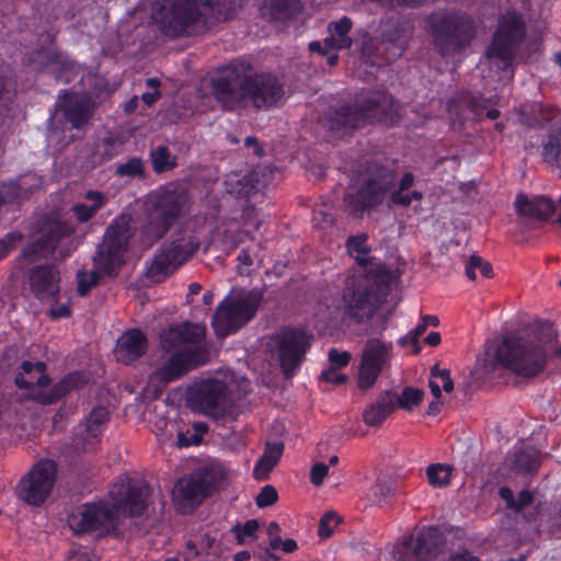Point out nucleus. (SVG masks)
Listing matches in <instances>:
<instances>
[{"label":"nucleus","instance_id":"obj_18","mask_svg":"<svg viewBox=\"0 0 561 561\" xmlns=\"http://www.w3.org/2000/svg\"><path fill=\"white\" fill-rule=\"evenodd\" d=\"M57 466L55 461L42 459L21 478L15 494L25 503L39 506L49 496L56 481Z\"/></svg>","mask_w":561,"mask_h":561},{"label":"nucleus","instance_id":"obj_46","mask_svg":"<svg viewBox=\"0 0 561 561\" xmlns=\"http://www.w3.org/2000/svg\"><path fill=\"white\" fill-rule=\"evenodd\" d=\"M14 182L19 185L23 201L27 199L30 195L43 184L42 178L35 173L20 175L14 179Z\"/></svg>","mask_w":561,"mask_h":561},{"label":"nucleus","instance_id":"obj_9","mask_svg":"<svg viewBox=\"0 0 561 561\" xmlns=\"http://www.w3.org/2000/svg\"><path fill=\"white\" fill-rule=\"evenodd\" d=\"M394 184L393 170L370 163L356 183L347 188L343 199L344 210L354 218H362L387 199Z\"/></svg>","mask_w":561,"mask_h":561},{"label":"nucleus","instance_id":"obj_54","mask_svg":"<svg viewBox=\"0 0 561 561\" xmlns=\"http://www.w3.org/2000/svg\"><path fill=\"white\" fill-rule=\"evenodd\" d=\"M278 499L277 491L273 485H265L256 496V505L266 507L274 504Z\"/></svg>","mask_w":561,"mask_h":561},{"label":"nucleus","instance_id":"obj_38","mask_svg":"<svg viewBox=\"0 0 561 561\" xmlns=\"http://www.w3.org/2000/svg\"><path fill=\"white\" fill-rule=\"evenodd\" d=\"M145 161L139 157H131L125 162L118 163L115 168V174L118 178H127L129 180L145 178Z\"/></svg>","mask_w":561,"mask_h":561},{"label":"nucleus","instance_id":"obj_19","mask_svg":"<svg viewBox=\"0 0 561 561\" xmlns=\"http://www.w3.org/2000/svg\"><path fill=\"white\" fill-rule=\"evenodd\" d=\"M226 478L221 463H209L194 470L190 476L178 481L174 494L191 503H199L215 491Z\"/></svg>","mask_w":561,"mask_h":561},{"label":"nucleus","instance_id":"obj_25","mask_svg":"<svg viewBox=\"0 0 561 561\" xmlns=\"http://www.w3.org/2000/svg\"><path fill=\"white\" fill-rule=\"evenodd\" d=\"M539 467V453L533 447H515L506 456L501 470L506 478L534 476Z\"/></svg>","mask_w":561,"mask_h":561},{"label":"nucleus","instance_id":"obj_43","mask_svg":"<svg viewBox=\"0 0 561 561\" xmlns=\"http://www.w3.org/2000/svg\"><path fill=\"white\" fill-rule=\"evenodd\" d=\"M207 428L208 427L205 423L197 422L185 432H179L178 446L190 447L198 445L202 442L203 435L207 432Z\"/></svg>","mask_w":561,"mask_h":561},{"label":"nucleus","instance_id":"obj_2","mask_svg":"<svg viewBox=\"0 0 561 561\" xmlns=\"http://www.w3.org/2000/svg\"><path fill=\"white\" fill-rule=\"evenodd\" d=\"M548 342L547 325L505 336L494 354L478 360L480 377L493 378L499 367L525 378L537 376L546 366L542 343Z\"/></svg>","mask_w":561,"mask_h":561},{"label":"nucleus","instance_id":"obj_22","mask_svg":"<svg viewBox=\"0 0 561 561\" xmlns=\"http://www.w3.org/2000/svg\"><path fill=\"white\" fill-rule=\"evenodd\" d=\"M444 539L435 528H427L417 536L405 537L394 546L393 559L397 561H430L442 549Z\"/></svg>","mask_w":561,"mask_h":561},{"label":"nucleus","instance_id":"obj_5","mask_svg":"<svg viewBox=\"0 0 561 561\" xmlns=\"http://www.w3.org/2000/svg\"><path fill=\"white\" fill-rule=\"evenodd\" d=\"M205 327L185 322L181 325H171L160 335L163 350L172 353L158 368L152 378L163 383L171 382L192 368L207 360V350L204 344Z\"/></svg>","mask_w":561,"mask_h":561},{"label":"nucleus","instance_id":"obj_52","mask_svg":"<svg viewBox=\"0 0 561 561\" xmlns=\"http://www.w3.org/2000/svg\"><path fill=\"white\" fill-rule=\"evenodd\" d=\"M547 333L549 334V342L542 343L543 350L546 352V363H549L550 356L561 360V341L557 339L551 328L547 327Z\"/></svg>","mask_w":561,"mask_h":561},{"label":"nucleus","instance_id":"obj_17","mask_svg":"<svg viewBox=\"0 0 561 561\" xmlns=\"http://www.w3.org/2000/svg\"><path fill=\"white\" fill-rule=\"evenodd\" d=\"M268 345L283 374L289 378L304 360L310 345V336L300 329L287 328L276 333Z\"/></svg>","mask_w":561,"mask_h":561},{"label":"nucleus","instance_id":"obj_29","mask_svg":"<svg viewBox=\"0 0 561 561\" xmlns=\"http://www.w3.org/2000/svg\"><path fill=\"white\" fill-rule=\"evenodd\" d=\"M147 350V339L139 330H129L122 334L114 351L117 362L125 365L141 357Z\"/></svg>","mask_w":561,"mask_h":561},{"label":"nucleus","instance_id":"obj_4","mask_svg":"<svg viewBox=\"0 0 561 561\" xmlns=\"http://www.w3.org/2000/svg\"><path fill=\"white\" fill-rule=\"evenodd\" d=\"M249 391L250 381L244 376L231 370H220L192 386L191 407L216 420L234 419L240 412L239 402Z\"/></svg>","mask_w":561,"mask_h":561},{"label":"nucleus","instance_id":"obj_40","mask_svg":"<svg viewBox=\"0 0 561 561\" xmlns=\"http://www.w3.org/2000/svg\"><path fill=\"white\" fill-rule=\"evenodd\" d=\"M152 168L157 173L171 170L175 167V158L171 156L165 146H159L150 151Z\"/></svg>","mask_w":561,"mask_h":561},{"label":"nucleus","instance_id":"obj_51","mask_svg":"<svg viewBox=\"0 0 561 561\" xmlns=\"http://www.w3.org/2000/svg\"><path fill=\"white\" fill-rule=\"evenodd\" d=\"M340 523V517L334 512H327L320 519L318 534L321 538H329L335 526Z\"/></svg>","mask_w":561,"mask_h":561},{"label":"nucleus","instance_id":"obj_42","mask_svg":"<svg viewBox=\"0 0 561 561\" xmlns=\"http://www.w3.org/2000/svg\"><path fill=\"white\" fill-rule=\"evenodd\" d=\"M426 476L432 486L444 488L450 483L451 468L443 463H434L427 467Z\"/></svg>","mask_w":561,"mask_h":561},{"label":"nucleus","instance_id":"obj_16","mask_svg":"<svg viewBox=\"0 0 561 561\" xmlns=\"http://www.w3.org/2000/svg\"><path fill=\"white\" fill-rule=\"evenodd\" d=\"M186 204V196L176 191L154 192L147 201V225L144 233L149 242L160 239L179 217Z\"/></svg>","mask_w":561,"mask_h":561},{"label":"nucleus","instance_id":"obj_39","mask_svg":"<svg viewBox=\"0 0 561 561\" xmlns=\"http://www.w3.org/2000/svg\"><path fill=\"white\" fill-rule=\"evenodd\" d=\"M346 248L350 255L353 256L359 264H366L369 253L366 233L350 237L346 241Z\"/></svg>","mask_w":561,"mask_h":561},{"label":"nucleus","instance_id":"obj_61","mask_svg":"<svg viewBox=\"0 0 561 561\" xmlns=\"http://www.w3.org/2000/svg\"><path fill=\"white\" fill-rule=\"evenodd\" d=\"M280 528L279 525L275 522L270 523L267 527V535L270 537V546L273 549L280 547L282 538L278 536Z\"/></svg>","mask_w":561,"mask_h":561},{"label":"nucleus","instance_id":"obj_12","mask_svg":"<svg viewBox=\"0 0 561 561\" xmlns=\"http://www.w3.org/2000/svg\"><path fill=\"white\" fill-rule=\"evenodd\" d=\"M72 228L57 215H48L38 221L37 234L33 242L23 250V256L34 262L46 253L57 251L60 259H65L76 249Z\"/></svg>","mask_w":561,"mask_h":561},{"label":"nucleus","instance_id":"obj_31","mask_svg":"<svg viewBox=\"0 0 561 561\" xmlns=\"http://www.w3.org/2000/svg\"><path fill=\"white\" fill-rule=\"evenodd\" d=\"M226 192L239 199H251L260 194L264 184L259 179V172L253 171L243 176L231 175L226 182Z\"/></svg>","mask_w":561,"mask_h":561},{"label":"nucleus","instance_id":"obj_63","mask_svg":"<svg viewBox=\"0 0 561 561\" xmlns=\"http://www.w3.org/2000/svg\"><path fill=\"white\" fill-rule=\"evenodd\" d=\"M426 323L422 321L412 331H410L407 336L402 337L400 343L405 345L409 341L415 342L426 331Z\"/></svg>","mask_w":561,"mask_h":561},{"label":"nucleus","instance_id":"obj_41","mask_svg":"<svg viewBox=\"0 0 561 561\" xmlns=\"http://www.w3.org/2000/svg\"><path fill=\"white\" fill-rule=\"evenodd\" d=\"M271 15L277 20H285L300 10L298 0H270Z\"/></svg>","mask_w":561,"mask_h":561},{"label":"nucleus","instance_id":"obj_20","mask_svg":"<svg viewBox=\"0 0 561 561\" xmlns=\"http://www.w3.org/2000/svg\"><path fill=\"white\" fill-rule=\"evenodd\" d=\"M71 530L78 535L92 533L96 537L115 534L117 516L106 504L90 503L82 505L68 517Z\"/></svg>","mask_w":561,"mask_h":561},{"label":"nucleus","instance_id":"obj_13","mask_svg":"<svg viewBox=\"0 0 561 561\" xmlns=\"http://www.w3.org/2000/svg\"><path fill=\"white\" fill-rule=\"evenodd\" d=\"M198 247L199 239L194 231L181 229L173 232L152 259L147 268V277L154 283L163 280L188 260Z\"/></svg>","mask_w":561,"mask_h":561},{"label":"nucleus","instance_id":"obj_14","mask_svg":"<svg viewBox=\"0 0 561 561\" xmlns=\"http://www.w3.org/2000/svg\"><path fill=\"white\" fill-rule=\"evenodd\" d=\"M261 300L262 294L259 290L239 291L222 300L213 317L216 334L225 337L249 322Z\"/></svg>","mask_w":561,"mask_h":561},{"label":"nucleus","instance_id":"obj_8","mask_svg":"<svg viewBox=\"0 0 561 561\" xmlns=\"http://www.w3.org/2000/svg\"><path fill=\"white\" fill-rule=\"evenodd\" d=\"M433 45L443 57L465 51L476 37L477 26L471 16L457 10H438L426 19Z\"/></svg>","mask_w":561,"mask_h":561},{"label":"nucleus","instance_id":"obj_58","mask_svg":"<svg viewBox=\"0 0 561 561\" xmlns=\"http://www.w3.org/2000/svg\"><path fill=\"white\" fill-rule=\"evenodd\" d=\"M329 359L331 363V368H340L344 367L350 363L351 354L348 352H339L335 348H332L329 352Z\"/></svg>","mask_w":561,"mask_h":561},{"label":"nucleus","instance_id":"obj_62","mask_svg":"<svg viewBox=\"0 0 561 561\" xmlns=\"http://www.w3.org/2000/svg\"><path fill=\"white\" fill-rule=\"evenodd\" d=\"M533 499H534V496L529 491H527V490L522 491L518 494V499L514 500L512 510L522 511L524 507L531 504Z\"/></svg>","mask_w":561,"mask_h":561},{"label":"nucleus","instance_id":"obj_10","mask_svg":"<svg viewBox=\"0 0 561 561\" xmlns=\"http://www.w3.org/2000/svg\"><path fill=\"white\" fill-rule=\"evenodd\" d=\"M22 371L15 376V385L19 388L32 390V398L39 403L50 404L58 401L71 390L78 389L88 381L83 373H71L50 389H45L49 382L45 375L46 365L43 362H23Z\"/></svg>","mask_w":561,"mask_h":561},{"label":"nucleus","instance_id":"obj_11","mask_svg":"<svg viewBox=\"0 0 561 561\" xmlns=\"http://www.w3.org/2000/svg\"><path fill=\"white\" fill-rule=\"evenodd\" d=\"M525 32V22L520 14L507 12L502 15L485 53L490 66L503 71L513 68Z\"/></svg>","mask_w":561,"mask_h":561},{"label":"nucleus","instance_id":"obj_48","mask_svg":"<svg viewBox=\"0 0 561 561\" xmlns=\"http://www.w3.org/2000/svg\"><path fill=\"white\" fill-rule=\"evenodd\" d=\"M424 392L416 388H405L400 396L396 394V407L404 410H411L413 407L420 404Z\"/></svg>","mask_w":561,"mask_h":561},{"label":"nucleus","instance_id":"obj_27","mask_svg":"<svg viewBox=\"0 0 561 561\" xmlns=\"http://www.w3.org/2000/svg\"><path fill=\"white\" fill-rule=\"evenodd\" d=\"M346 313L358 322L369 319L377 304V296L373 293V287L357 288L352 294H344Z\"/></svg>","mask_w":561,"mask_h":561},{"label":"nucleus","instance_id":"obj_15","mask_svg":"<svg viewBox=\"0 0 561 561\" xmlns=\"http://www.w3.org/2000/svg\"><path fill=\"white\" fill-rule=\"evenodd\" d=\"M411 37L409 22L390 18L380 25L378 37H369L362 44L365 58H380L390 62L400 57L408 47Z\"/></svg>","mask_w":561,"mask_h":561},{"label":"nucleus","instance_id":"obj_50","mask_svg":"<svg viewBox=\"0 0 561 561\" xmlns=\"http://www.w3.org/2000/svg\"><path fill=\"white\" fill-rule=\"evenodd\" d=\"M259 522L256 519H250L243 525H236L232 528L233 534L239 543H244L248 538H255V534L259 529Z\"/></svg>","mask_w":561,"mask_h":561},{"label":"nucleus","instance_id":"obj_21","mask_svg":"<svg viewBox=\"0 0 561 561\" xmlns=\"http://www.w3.org/2000/svg\"><path fill=\"white\" fill-rule=\"evenodd\" d=\"M393 345L379 339H369L364 344L358 369V387H373L381 371L390 365Z\"/></svg>","mask_w":561,"mask_h":561},{"label":"nucleus","instance_id":"obj_56","mask_svg":"<svg viewBox=\"0 0 561 561\" xmlns=\"http://www.w3.org/2000/svg\"><path fill=\"white\" fill-rule=\"evenodd\" d=\"M470 105H471L472 112L477 116L482 115V113L484 111H486L485 115L490 119H495L500 115V112L497 110H495V108L486 110L485 101L482 100L481 98L472 96L471 100H470Z\"/></svg>","mask_w":561,"mask_h":561},{"label":"nucleus","instance_id":"obj_3","mask_svg":"<svg viewBox=\"0 0 561 561\" xmlns=\"http://www.w3.org/2000/svg\"><path fill=\"white\" fill-rule=\"evenodd\" d=\"M239 7L240 0H156L151 16L163 34L178 37L204 31Z\"/></svg>","mask_w":561,"mask_h":561},{"label":"nucleus","instance_id":"obj_26","mask_svg":"<svg viewBox=\"0 0 561 561\" xmlns=\"http://www.w3.org/2000/svg\"><path fill=\"white\" fill-rule=\"evenodd\" d=\"M32 293L45 304L57 301L59 293V272L53 265L35 266L30 273Z\"/></svg>","mask_w":561,"mask_h":561},{"label":"nucleus","instance_id":"obj_30","mask_svg":"<svg viewBox=\"0 0 561 561\" xmlns=\"http://www.w3.org/2000/svg\"><path fill=\"white\" fill-rule=\"evenodd\" d=\"M517 119L527 127L558 126L560 113L552 106L530 103L520 107Z\"/></svg>","mask_w":561,"mask_h":561},{"label":"nucleus","instance_id":"obj_35","mask_svg":"<svg viewBox=\"0 0 561 561\" xmlns=\"http://www.w3.org/2000/svg\"><path fill=\"white\" fill-rule=\"evenodd\" d=\"M85 201L87 203H77L72 206V211L80 222H85L95 215L104 205L105 196L99 191H88Z\"/></svg>","mask_w":561,"mask_h":561},{"label":"nucleus","instance_id":"obj_53","mask_svg":"<svg viewBox=\"0 0 561 561\" xmlns=\"http://www.w3.org/2000/svg\"><path fill=\"white\" fill-rule=\"evenodd\" d=\"M49 306V314L54 319L66 318L70 314V308L68 306V299L62 301V297L60 296V291L57 296V301L51 304H47Z\"/></svg>","mask_w":561,"mask_h":561},{"label":"nucleus","instance_id":"obj_23","mask_svg":"<svg viewBox=\"0 0 561 561\" xmlns=\"http://www.w3.org/2000/svg\"><path fill=\"white\" fill-rule=\"evenodd\" d=\"M108 495L117 511H122L129 516H139L147 508L149 486L144 480L125 478L113 485Z\"/></svg>","mask_w":561,"mask_h":561},{"label":"nucleus","instance_id":"obj_32","mask_svg":"<svg viewBox=\"0 0 561 561\" xmlns=\"http://www.w3.org/2000/svg\"><path fill=\"white\" fill-rule=\"evenodd\" d=\"M353 27L351 18L344 15L337 20L328 23V36L323 39L327 48L333 50L348 49L353 45V39L350 36Z\"/></svg>","mask_w":561,"mask_h":561},{"label":"nucleus","instance_id":"obj_6","mask_svg":"<svg viewBox=\"0 0 561 561\" xmlns=\"http://www.w3.org/2000/svg\"><path fill=\"white\" fill-rule=\"evenodd\" d=\"M402 117L401 106L385 92H371L357 96L354 103L331 110L324 124L336 133L347 134L366 123L382 122L396 124Z\"/></svg>","mask_w":561,"mask_h":561},{"label":"nucleus","instance_id":"obj_7","mask_svg":"<svg viewBox=\"0 0 561 561\" xmlns=\"http://www.w3.org/2000/svg\"><path fill=\"white\" fill-rule=\"evenodd\" d=\"M131 234L130 219L127 216L114 219L106 228L103 240L93 256L94 270L78 273V293L81 296L87 295L96 284L100 275L116 274L125 262V253Z\"/></svg>","mask_w":561,"mask_h":561},{"label":"nucleus","instance_id":"obj_49","mask_svg":"<svg viewBox=\"0 0 561 561\" xmlns=\"http://www.w3.org/2000/svg\"><path fill=\"white\" fill-rule=\"evenodd\" d=\"M388 196H390V202L392 204L407 207V206H410L413 201H421L423 198V193L417 190H412V191L396 190L392 192L390 191Z\"/></svg>","mask_w":561,"mask_h":561},{"label":"nucleus","instance_id":"obj_47","mask_svg":"<svg viewBox=\"0 0 561 561\" xmlns=\"http://www.w3.org/2000/svg\"><path fill=\"white\" fill-rule=\"evenodd\" d=\"M477 272H480L484 277L493 275L492 266L489 262L484 261L481 256L471 255L466 265V275L470 279H476Z\"/></svg>","mask_w":561,"mask_h":561},{"label":"nucleus","instance_id":"obj_44","mask_svg":"<svg viewBox=\"0 0 561 561\" xmlns=\"http://www.w3.org/2000/svg\"><path fill=\"white\" fill-rule=\"evenodd\" d=\"M22 193L14 180L0 183V209L5 206L20 205Z\"/></svg>","mask_w":561,"mask_h":561},{"label":"nucleus","instance_id":"obj_1","mask_svg":"<svg viewBox=\"0 0 561 561\" xmlns=\"http://www.w3.org/2000/svg\"><path fill=\"white\" fill-rule=\"evenodd\" d=\"M216 100L226 108L276 105L285 94L284 84L270 72H255L244 62L228 66L213 82Z\"/></svg>","mask_w":561,"mask_h":561},{"label":"nucleus","instance_id":"obj_36","mask_svg":"<svg viewBox=\"0 0 561 561\" xmlns=\"http://www.w3.org/2000/svg\"><path fill=\"white\" fill-rule=\"evenodd\" d=\"M542 157L550 164L561 163V128L557 127L543 139Z\"/></svg>","mask_w":561,"mask_h":561},{"label":"nucleus","instance_id":"obj_24","mask_svg":"<svg viewBox=\"0 0 561 561\" xmlns=\"http://www.w3.org/2000/svg\"><path fill=\"white\" fill-rule=\"evenodd\" d=\"M515 210L519 220L525 226H533L535 222L549 221L557 209H561V197L556 204L546 196L528 197L520 193L514 202Z\"/></svg>","mask_w":561,"mask_h":561},{"label":"nucleus","instance_id":"obj_64","mask_svg":"<svg viewBox=\"0 0 561 561\" xmlns=\"http://www.w3.org/2000/svg\"><path fill=\"white\" fill-rule=\"evenodd\" d=\"M313 221L317 225H320L321 228H325L333 224V218L331 214H328L323 210H316L313 215Z\"/></svg>","mask_w":561,"mask_h":561},{"label":"nucleus","instance_id":"obj_57","mask_svg":"<svg viewBox=\"0 0 561 561\" xmlns=\"http://www.w3.org/2000/svg\"><path fill=\"white\" fill-rule=\"evenodd\" d=\"M309 49L313 53H319L321 55L327 56L328 64L330 66H334L337 62V55L334 53L335 50L327 48L322 42L313 41L309 43Z\"/></svg>","mask_w":561,"mask_h":561},{"label":"nucleus","instance_id":"obj_28","mask_svg":"<svg viewBox=\"0 0 561 561\" xmlns=\"http://www.w3.org/2000/svg\"><path fill=\"white\" fill-rule=\"evenodd\" d=\"M62 112V116L73 128H80L85 125L90 117L91 111L87 100L78 95H70L67 100L56 104V113L50 117L51 129H55L58 113Z\"/></svg>","mask_w":561,"mask_h":561},{"label":"nucleus","instance_id":"obj_37","mask_svg":"<svg viewBox=\"0 0 561 561\" xmlns=\"http://www.w3.org/2000/svg\"><path fill=\"white\" fill-rule=\"evenodd\" d=\"M108 412L103 407H98L92 410L85 425L84 430L80 428L81 434L84 432V440L90 442V439H95L100 434V427L107 421Z\"/></svg>","mask_w":561,"mask_h":561},{"label":"nucleus","instance_id":"obj_59","mask_svg":"<svg viewBox=\"0 0 561 561\" xmlns=\"http://www.w3.org/2000/svg\"><path fill=\"white\" fill-rule=\"evenodd\" d=\"M329 466L323 462H317L312 466L310 471V480L314 485H320L328 474Z\"/></svg>","mask_w":561,"mask_h":561},{"label":"nucleus","instance_id":"obj_55","mask_svg":"<svg viewBox=\"0 0 561 561\" xmlns=\"http://www.w3.org/2000/svg\"><path fill=\"white\" fill-rule=\"evenodd\" d=\"M23 236L21 232L13 231L9 232L0 240V260H2L16 243L22 240Z\"/></svg>","mask_w":561,"mask_h":561},{"label":"nucleus","instance_id":"obj_33","mask_svg":"<svg viewBox=\"0 0 561 561\" xmlns=\"http://www.w3.org/2000/svg\"><path fill=\"white\" fill-rule=\"evenodd\" d=\"M396 409V393L386 391L363 412V420L368 426H380Z\"/></svg>","mask_w":561,"mask_h":561},{"label":"nucleus","instance_id":"obj_34","mask_svg":"<svg viewBox=\"0 0 561 561\" xmlns=\"http://www.w3.org/2000/svg\"><path fill=\"white\" fill-rule=\"evenodd\" d=\"M284 445L282 443L268 444L263 456L254 467L253 474L257 480H264L278 462L283 454Z\"/></svg>","mask_w":561,"mask_h":561},{"label":"nucleus","instance_id":"obj_45","mask_svg":"<svg viewBox=\"0 0 561 561\" xmlns=\"http://www.w3.org/2000/svg\"><path fill=\"white\" fill-rule=\"evenodd\" d=\"M394 488L396 482L391 477L379 476L370 489L374 501L377 503L386 501L388 496L393 494Z\"/></svg>","mask_w":561,"mask_h":561},{"label":"nucleus","instance_id":"obj_60","mask_svg":"<svg viewBox=\"0 0 561 561\" xmlns=\"http://www.w3.org/2000/svg\"><path fill=\"white\" fill-rule=\"evenodd\" d=\"M320 378L331 383L341 385L345 382L346 376L336 371V368H329L322 371Z\"/></svg>","mask_w":561,"mask_h":561}]
</instances>
